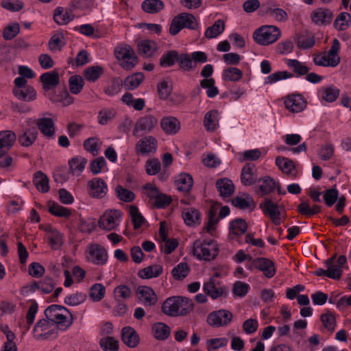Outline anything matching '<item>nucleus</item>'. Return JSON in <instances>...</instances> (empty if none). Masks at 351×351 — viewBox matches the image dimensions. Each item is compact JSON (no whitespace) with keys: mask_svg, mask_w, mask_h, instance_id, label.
Listing matches in <instances>:
<instances>
[{"mask_svg":"<svg viewBox=\"0 0 351 351\" xmlns=\"http://www.w3.org/2000/svg\"><path fill=\"white\" fill-rule=\"evenodd\" d=\"M193 301L187 298L170 297L163 302L162 311L167 315L176 317L189 313L193 310Z\"/></svg>","mask_w":351,"mask_h":351,"instance_id":"f257e3e1","label":"nucleus"},{"mask_svg":"<svg viewBox=\"0 0 351 351\" xmlns=\"http://www.w3.org/2000/svg\"><path fill=\"white\" fill-rule=\"evenodd\" d=\"M219 253L217 244L213 240H196L193 245V254L199 260L210 261Z\"/></svg>","mask_w":351,"mask_h":351,"instance_id":"f03ea898","label":"nucleus"},{"mask_svg":"<svg viewBox=\"0 0 351 351\" xmlns=\"http://www.w3.org/2000/svg\"><path fill=\"white\" fill-rule=\"evenodd\" d=\"M197 27V21L192 14L182 12L178 14L172 19L169 27V33L175 36L183 28L195 30Z\"/></svg>","mask_w":351,"mask_h":351,"instance_id":"7ed1b4c3","label":"nucleus"},{"mask_svg":"<svg viewBox=\"0 0 351 351\" xmlns=\"http://www.w3.org/2000/svg\"><path fill=\"white\" fill-rule=\"evenodd\" d=\"M280 30L275 25H263L253 34L254 40L261 45H269L280 37Z\"/></svg>","mask_w":351,"mask_h":351,"instance_id":"20e7f679","label":"nucleus"},{"mask_svg":"<svg viewBox=\"0 0 351 351\" xmlns=\"http://www.w3.org/2000/svg\"><path fill=\"white\" fill-rule=\"evenodd\" d=\"M114 55L119 62L120 66L127 71L132 69L138 62L134 51L128 45H121L117 47Z\"/></svg>","mask_w":351,"mask_h":351,"instance_id":"39448f33","label":"nucleus"},{"mask_svg":"<svg viewBox=\"0 0 351 351\" xmlns=\"http://www.w3.org/2000/svg\"><path fill=\"white\" fill-rule=\"evenodd\" d=\"M121 217L122 213L119 210L108 209L100 217L98 226L106 231L116 230L121 223Z\"/></svg>","mask_w":351,"mask_h":351,"instance_id":"423d86ee","label":"nucleus"},{"mask_svg":"<svg viewBox=\"0 0 351 351\" xmlns=\"http://www.w3.org/2000/svg\"><path fill=\"white\" fill-rule=\"evenodd\" d=\"M219 274L216 273L204 285V291L212 299L215 300L226 293V287L217 280Z\"/></svg>","mask_w":351,"mask_h":351,"instance_id":"0eeeda50","label":"nucleus"},{"mask_svg":"<svg viewBox=\"0 0 351 351\" xmlns=\"http://www.w3.org/2000/svg\"><path fill=\"white\" fill-rule=\"evenodd\" d=\"M232 317L230 311L221 309L210 313L207 317V322L213 327L226 326L231 322Z\"/></svg>","mask_w":351,"mask_h":351,"instance_id":"6e6552de","label":"nucleus"},{"mask_svg":"<svg viewBox=\"0 0 351 351\" xmlns=\"http://www.w3.org/2000/svg\"><path fill=\"white\" fill-rule=\"evenodd\" d=\"M285 108L292 113L303 111L306 106V101L301 95L291 94L283 98Z\"/></svg>","mask_w":351,"mask_h":351,"instance_id":"1a4fd4ad","label":"nucleus"},{"mask_svg":"<svg viewBox=\"0 0 351 351\" xmlns=\"http://www.w3.org/2000/svg\"><path fill=\"white\" fill-rule=\"evenodd\" d=\"M88 259L94 264L103 265L108 261V253L106 249L99 244H91L88 249Z\"/></svg>","mask_w":351,"mask_h":351,"instance_id":"9d476101","label":"nucleus"},{"mask_svg":"<svg viewBox=\"0 0 351 351\" xmlns=\"http://www.w3.org/2000/svg\"><path fill=\"white\" fill-rule=\"evenodd\" d=\"M158 120L153 115H146L139 118L135 123L133 135L138 136L140 132L144 133L150 132L157 125Z\"/></svg>","mask_w":351,"mask_h":351,"instance_id":"9b49d317","label":"nucleus"},{"mask_svg":"<svg viewBox=\"0 0 351 351\" xmlns=\"http://www.w3.org/2000/svg\"><path fill=\"white\" fill-rule=\"evenodd\" d=\"M332 12L325 8H319L311 14V19L316 25L324 26L330 24L332 20Z\"/></svg>","mask_w":351,"mask_h":351,"instance_id":"f8f14e48","label":"nucleus"},{"mask_svg":"<svg viewBox=\"0 0 351 351\" xmlns=\"http://www.w3.org/2000/svg\"><path fill=\"white\" fill-rule=\"evenodd\" d=\"M87 186L89 190V195L93 197L101 199L107 194V184L101 178H93L88 181Z\"/></svg>","mask_w":351,"mask_h":351,"instance_id":"ddd939ff","label":"nucleus"},{"mask_svg":"<svg viewBox=\"0 0 351 351\" xmlns=\"http://www.w3.org/2000/svg\"><path fill=\"white\" fill-rule=\"evenodd\" d=\"M136 296L145 306H152L156 304L158 298L154 290L147 286H139L136 289Z\"/></svg>","mask_w":351,"mask_h":351,"instance_id":"4468645a","label":"nucleus"},{"mask_svg":"<svg viewBox=\"0 0 351 351\" xmlns=\"http://www.w3.org/2000/svg\"><path fill=\"white\" fill-rule=\"evenodd\" d=\"M33 334L35 339L41 341L49 339L53 334V330L50 329L49 322L43 319L34 326Z\"/></svg>","mask_w":351,"mask_h":351,"instance_id":"2eb2a0df","label":"nucleus"},{"mask_svg":"<svg viewBox=\"0 0 351 351\" xmlns=\"http://www.w3.org/2000/svg\"><path fill=\"white\" fill-rule=\"evenodd\" d=\"M157 141L152 136H147L139 140L136 145V152L141 154H147L156 151Z\"/></svg>","mask_w":351,"mask_h":351,"instance_id":"dca6fc26","label":"nucleus"},{"mask_svg":"<svg viewBox=\"0 0 351 351\" xmlns=\"http://www.w3.org/2000/svg\"><path fill=\"white\" fill-rule=\"evenodd\" d=\"M162 131L169 135H173L178 133L180 129L179 120L172 116L162 118L160 123Z\"/></svg>","mask_w":351,"mask_h":351,"instance_id":"f3484780","label":"nucleus"},{"mask_svg":"<svg viewBox=\"0 0 351 351\" xmlns=\"http://www.w3.org/2000/svg\"><path fill=\"white\" fill-rule=\"evenodd\" d=\"M263 211L270 217L274 224L279 225L281 223L278 206L270 199H265L263 203Z\"/></svg>","mask_w":351,"mask_h":351,"instance_id":"a211bd4d","label":"nucleus"},{"mask_svg":"<svg viewBox=\"0 0 351 351\" xmlns=\"http://www.w3.org/2000/svg\"><path fill=\"white\" fill-rule=\"evenodd\" d=\"M253 264L254 267L262 271L264 275L267 278H271L276 273L274 263L265 258H259L254 260Z\"/></svg>","mask_w":351,"mask_h":351,"instance_id":"6ab92c4d","label":"nucleus"},{"mask_svg":"<svg viewBox=\"0 0 351 351\" xmlns=\"http://www.w3.org/2000/svg\"><path fill=\"white\" fill-rule=\"evenodd\" d=\"M121 339L123 343L130 348H135L139 343V337L134 328L124 327L121 331Z\"/></svg>","mask_w":351,"mask_h":351,"instance_id":"aec40b11","label":"nucleus"},{"mask_svg":"<svg viewBox=\"0 0 351 351\" xmlns=\"http://www.w3.org/2000/svg\"><path fill=\"white\" fill-rule=\"evenodd\" d=\"M241 180L245 186H250L256 182L257 176L254 166L250 164H246L242 169Z\"/></svg>","mask_w":351,"mask_h":351,"instance_id":"412c9836","label":"nucleus"},{"mask_svg":"<svg viewBox=\"0 0 351 351\" xmlns=\"http://www.w3.org/2000/svg\"><path fill=\"white\" fill-rule=\"evenodd\" d=\"M45 90H49L56 87L59 84V75L55 71L45 73L40 77Z\"/></svg>","mask_w":351,"mask_h":351,"instance_id":"4be33fe9","label":"nucleus"},{"mask_svg":"<svg viewBox=\"0 0 351 351\" xmlns=\"http://www.w3.org/2000/svg\"><path fill=\"white\" fill-rule=\"evenodd\" d=\"M276 164L283 173L294 178L297 176V170L291 160L278 156L276 158Z\"/></svg>","mask_w":351,"mask_h":351,"instance_id":"5701e85b","label":"nucleus"},{"mask_svg":"<svg viewBox=\"0 0 351 351\" xmlns=\"http://www.w3.org/2000/svg\"><path fill=\"white\" fill-rule=\"evenodd\" d=\"M216 187L222 197L231 196L234 191L233 182L228 178H221L216 182Z\"/></svg>","mask_w":351,"mask_h":351,"instance_id":"b1692460","label":"nucleus"},{"mask_svg":"<svg viewBox=\"0 0 351 351\" xmlns=\"http://www.w3.org/2000/svg\"><path fill=\"white\" fill-rule=\"evenodd\" d=\"M193 180L191 175L181 173L178 175L175 180L177 189L183 193L189 192L193 186Z\"/></svg>","mask_w":351,"mask_h":351,"instance_id":"393cba45","label":"nucleus"},{"mask_svg":"<svg viewBox=\"0 0 351 351\" xmlns=\"http://www.w3.org/2000/svg\"><path fill=\"white\" fill-rule=\"evenodd\" d=\"M12 93L18 99L23 101L29 102L36 99V92L31 86L23 89H13Z\"/></svg>","mask_w":351,"mask_h":351,"instance_id":"a878e982","label":"nucleus"},{"mask_svg":"<svg viewBox=\"0 0 351 351\" xmlns=\"http://www.w3.org/2000/svg\"><path fill=\"white\" fill-rule=\"evenodd\" d=\"M74 18V15L72 12L67 10H64L61 7H58L55 9L53 13L54 21L60 25H66Z\"/></svg>","mask_w":351,"mask_h":351,"instance_id":"bb28decb","label":"nucleus"},{"mask_svg":"<svg viewBox=\"0 0 351 351\" xmlns=\"http://www.w3.org/2000/svg\"><path fill=\"white\" fill-rule=\"evenodd\" d=\"M162 271L163 268L160 265L155 264L140 269L138 275L141 278L149 279L159 276Z\"/></svg>","mask_w":351,"mask_h":351,"instance_id":"cd10ccee","label":"nucleus"},{"mask_svg":"<svg viewBox=\"0 0 351 351\" xmlns=\"http://www.w3.org/2000/svg\"><path fill=\"white\" fill-rule=\"evenodd\" d=\"M157 50V44L150 40H144L138 45V53L144 58L151 57Z\"/></svg>","mask_w":351,"mask_h":351,"instance_id":"c85d7f7f","label":"nucleus"},{"mask_svg":"<svg viewBox=\"0 0 351 351\" xmlns=\"http://www.w3.org/2000/svg\"><path fill=\"white\" fill-rule=\"evenodd\" d=\"M219 113L213 110L206 112L204 118V126L208 132H213L218 127Z\"/></svg>","mask_w":351,"mask_h":351,"instance_id":"c756f323","label":"nucleus"},{"mask_svg":"<svg viewBox=\"0 0 351 351\" xmlns=\"http://www.w3.org/2000/svg\"><path fill=\"white\" fill-rule=\"evenodd\" d=\"M258 182L260 183L258 185V193H260L261 195L269 194L276 186V182L269 176L260 178L258 180Z\"/></svg>","mask_w":351,"mask_h":351,"instance_id":"7c9ffc66","label":"nucleus"},{"mask_svg":"<svg viewBox=\"0 0 351 351\" xmlns=\"http://www.w3.org/2000/svg\"><path fill=\"white\" fill-rule=\"evenodd\" d=\"M340 49V43L337 38L332 40V46L329 51L326 53V60L330 62V66L335 67L340 62V58L338 52Z\"/></svg>","mask_w":351,"mask_h":351,"instance_id":"2f4dec72","label":"nucleus"},{"mask_svg":"<svg viewBox=\"0 0 351 351\" xmlns=\"http://www.w3.org/2000/svg\"><path fill=\"white\" fill-rule=\"evenodd\" d=\"M45 231L47 233L51 247L54 250L60 248L62 243V237L61 234L51 226H47L45 228Z\"/></svg>","mask_w":351,"mask_h":351,"instance_id":"473e14b6","label":"nucleus"},{"mask_svg":"<svg viewBox=\"0 0 351 351\" xmlns=\"http://www.w3.org/2000/svg\"><path fill=\"white\" fill-rule=\"evenodd\" d=\"M144 78L145 76L143 73H133L125 79L123 86L126 90H134L143 82Z\"/></svg>","mask_w":351,"mask_h":351,"instance_id":"72a5a7b5","label":"nucleus"},{"mask_svg":"<svg viewBox=\"0 0 351 351\" xmlns=\"http://www.w3.org/2000/svg\"><path fill=\"white\" fill-rule=\"evenodd\" d=\"M33 182L38 191L42 193H47L49 191V179L42 171H37L34 174Z\"/></svg>","mask_w":351,"mask_h":351,"instance_id":"f704fd0d","label":"nucleus"},{"mask_svg":"<svg viewBox=\"0 0 351 351\" xmlns=\"http://www.w3.org/2000/svg\"><path fill=\"white\" fill-rule=\"evenodd\" d=\"M37 125L40 132L46 136L51 137L54 134L55 128L51 119H39Z\"/></svg>","mask_w":351,"mask_h":351,"instance_id":"c9c22d12","label":"nucleus"},{"mask_svg":"<svg viewBox=\"0 0 351 351\" xmlns=\"http://www.w3.org/2000/svg\"><path fill=\"white\" fill-rule=\"evenodd\" d=\"M51 311H45L46 317L51 322L56 323L58 327L64 329L68 328L71 324V321L67 319L66 317L61 312L59 315H53L51 314Z\"/></svg>","mask_w":351,"mask_h":351,"instance_id":"e433bc0d","label":"nucleus"},{"mask_svg":"<svg viewBox=\"0 0 351 351\" xmlns=\"http://www.w3.org/2000/svg\"><path fill=\"white\" fill-rule=\"evenodd\" d=\"M325 263L328 271V278L339 279L342 275V268L336 264L335 256L326 260Z\"/></svg>","mask_w":351,"mask_h":351,"instance_id":"4c0bfd02","label":"nucleus"},{"mask_svg":"<svg viewBox=\"0 0 351 351\" xmlns=\"http://www.w3.org/2000/svg\"><path fill=\"white\" fill-rule=\"evenodd\" d=\"M16 135L11 131H3L0 132V152H5L3 149H8L11 147L14 141Z\"/></svg>","mask_w":351,"mask_h":351,"instance_id":"58836bf2","label":"nucleus"},{"mask_svg":"<svg viewBox=\"0 0 351 351\" xmlns=\"http://www.w3.org/2000/svg\"><path fill=\"white\" fill-rule=\"evenodd\" d=\"M182 217L185 223L193 226L199 223V213L194 208H186L182 211Z\"/></svg>","mask_w":351,"mask_h":351,"instance_id":"ea45409f","label":"nucleus"},{"mask_svg":"<svg viewBox=\"0 0 351 351\" xmlns=\"http://www.w3.org/2000/svg\"><path fill=\"white\" fill-rule=\"evenodd\" d=\"M154 337L158 340L166 339L170 334V328L165 324L158 322L152 326Z\"/></svg>","mask_w":351,"mask_h":351,"instance_id":"a19ab883","label":"nucleus"},{"mask_svg":"<svg viewBox=\"0 0 351 351\" xmlns=\"http://www.w3.org/2000/svg\"><path fill=\"white\" fill-rule=\"evenodd\" d=\"M36 134L37 130L35 128H27L19 136V141L23 146L28 147L36 141Z\"/></svg>","mask_w":351,"mask_h":351,"instance_id":"79ce46f5","label":"nucleus"},{"mask_svg":"<svg viewBox=\"0 0 351 351\" xmlns=\"http://www.w3.org/2000/svg\"><path fill=\"white\" fill-rule=\"evenodd\" d=\"M86 163L87 160L82 156H79L71 158L69 162L71 172L73 174H80Z\"/></svg>","mask_w":351,"mask_h":351,"instance_id":"37998d69","label":"nucleus"},{"mask_svg":"<svg viewBox=\"0 0 351 351\" xmlns=\"http://www.w3.org/2000/svg\"><path fill=\"white\" fill-rule=\"evenodd\" d=\"M351 23V15L348 12L340 13L334 21V27L338 31H344Z\"/></svg>","mask_w":351,"mask_h":351,"instance_id":"c03bdc74","label":"nucleus"},{"mask_svg":"<svg viewBox=\"0 0 351 351\" xmlns=\"http://www.w3.org/2000/svg\"><path fill=\"white\" fill-rule=\"evenodd\" d=\"M225 28V23L222 20L216 21L214 24L208 27L204 33L205 37L207 38H213L221 34Z\"/></svg>","mask_w":351,"mask_h":351,"instance_id":"a18cd8bd","label":"nucleus"},{"mask_svg":"<svg viewBox=\"0 0 351 351\" xmlns=\"http://www.w3.org/2000/svg\"><path fill=\"white\" fill-rule=\"evenodd\" d=\"M164 8V3L161 0H145L142 3L143 10L150 14L158 12Z\"/></svg>","mask_w":351,"mask_h":351,"instance_id":"49530a36","label":"nucleus"},{"mask_svg":"<svg viewBox=\"0 0 351 351\" xmlns=\"http://www.w3.org/2000/svg\"><path fill=\"white\" fill-rule=\"evenodd\" d=\"M232 204L234 206L241 209H246L254 206L252 197L247 194H244L241 197H234L232 200Z\"/></svg>","mask_w":351,"mask_h":351,"instance_id":"de8ad7c7","label":"nucleus"},{"mask_svg":"<svg viewBox=\"0 0 351 351\" xmlns=\"http://www.w3.org/2000/svg\"><path fill=\"white\" fill-rule=\"evenodd\" d=\"M178 53L175 50H170L165 53L160 59V65L162 67L173 66L178 60Z\"/></svg>","mask_w":351,"mask_h":351,"instance_id":"09e8293b","label":"nucleus"},{"mask_svg":"<svg viewBox=\"0 0 351 351\" xmlns=\"http://www.w3.org/2000/svg\"><path fill=\"white\" fill-rule=\"evenodd\" d=\"M103 72L102 67L97 65L92 66L84 71V76L87 81L94 82L99 78Z\"/></svg>","mask_w":351,"mask_h":351,"instance_id":"8fccbe9b","label":"nucleus"},{"mask_svg":"<svg viewBox=\"0 0 351 351\" xmlns=\"http://www.w3.org/2000/svg\"><path fill=\"white\" fill-rule=\"evenodd\" d=\"M101 146V141L97 137H90L84 142V147L93 156H97Z\"/></svg>","mask_w":351,"mask_h":351,"instance_id":"3c124183","label":"nucleus"},{"mask_svg":"<svg viewBox=\"0 0 351 351\" xmlns=\"http://www.w3.org/2000/svg\"><path fill=\"white\" fill-rule=\"evenodd\" d=\"M69 90L73 94L77 95L82 90L84 86V81L80 75H73L69 80Z\"/></svg>","mask_w":351,"mask_h":351,"instance_id":"603ef678","label":"nucleus"},{"mask_svg":"<svg viewBox=\"0 0 351 351\" xmlns=\"http://www.w3.org/2000/svg\"><path fill=\"white\" fill-rule=\"evenodd\" d=\"M189 271L190 268L186 263H180L172 269L171 274L174 279L181 280L187 276Z\"/></svg>","mask_w":351,"mask_h":351,"instance_id":"864d4df0","label":"nucleus"},{"mask_svg":"<svg viewBox=\"0 0 351 351\" xmlns=\"http://www.w3.org/2000/svg\"><path fill=\"white\" fill-rule=\"evenodd\" d=\"M320 320L324 327L330 332H332L336 327V318L334 314L330 312L323 313Z\"/></svg>","mask_w":351,"mask_h":351,"instance_id":"5fc2aeb1","label":"nucleus"},{"mask_svg":"<svg viewBox=\"0 0 351 351\" xmlns=\"http://www.w3.org/2000/svg\"><path fill=\"white\" fill-rule=\"evenodd\" d=\"M130 215L132 217L134 228L135 230L141 228L145 222V218L136 206L132 205L130 206Z\"/></svg>","mask_w":351,"mask_h":351,"instance_id":"6e6d98bb","label":"nucleus"},{"mask_svg":"<svg viewBox=\"0 0 351 351\" xmlns=\"http://www.w3.org/2000/svg\"><path fill=\"white\" fill-rule=\"evenodd\" d=\"M230 229L233 234L239 236L243 234L246 232L247 225L245 220L237 219L231 222Z\"/></svg>","mask_w":351,"mask_h":351,"instance_id":"4d7b16f0","label":"nucleus"},{"mask_svg":"<svg viewBox=\"0 0 351 351\" xmlns=\"http://www.w3.org/2000/svg\"><path fill=\"white\" fill-rule=\"evenodd\" d=\"M105 287L101 283H96L90 288V298L95 302L100 301L105 295Z\"/></svg>","mask_w":351,"mask_h":351,"instance_id":"13d9d810","label":"nucleus"},{"mask_svg":"<svg viewBox=\"0 0 351 351\" xmlns=\"http://www.w3.org/2000/svg\"><path fill=\"white\" fill-rule=\"evenodd\" d=\"M242 76L243 72L236 67H230L223 71V78L225 80L237 82L241 79Z\"/></svg>","mask_w":351,"mask_h":351,"instance_id":"bf43d9fd","label":"nucleus"},{"mask_svg":"<svg viewBox=\"0 0 351 351\" xmlns=\"http://www.w3.org/2000/svg\"><path fill=\"white\" fill-rule=\"evenodd\" d=\"M99 345L104 351H117L119 342L112 337H103L100 339Z\"/></svg>","mask_w":351,"mask_h":351,"instance_id":"052dcab7","label":"nucleus"},{"mask_svg":"<svg viewBox=\"0 0 351 351\" xmlns=\"http://www.w3.org/2000/svg\"><path fill=\"white\" fill-rule=\"evenodd\" d=\"M115 193L117 197L123 202H132L135 198V195L132 191L123 188L121 185L117 186L115 189Z\"/></svg>","mask_w":351,"mask_h":351,"instance_id":"680f3d73","label":"nucleus"},{"mask_svg":"<svg viewBox=\"0 0 351 351\" xmlns=\"http://www.w3.org/2000/svg\"><path fill=\"white\" fill-rule=\"evenodd\" d=\"M266 13L279 22H285L288 20V14L283 9L278 8H268Z\"/></svg>","mask_w":351,"mask_h":351,"instance_id":"e2e57ef3","label":"nucleus"},{"mask_svg":"<svg viewBox=\"0 0 351 351\" xmlns=\"http://www.w3.org/2000/svg\"><path fill=\"white\" fill-rule=\"evenodd\" d=\"M178 61L179 62L180 69L184 71H191L195 67L191 56L187 53H182L180 56H178Z\"/></svg>","mask_w":351,"mask_h":351,"instance_id":"0e129e2a","label":"nucleus"},{"mask_svg":"<svg viewBox=\"0 0 351 351\" xmlns=\"http://www.w3.org/2000/svg\"><path fill=\"white\" fill-rule=\"evenodd\" d=\"M20 32L19 24L16 22L7 25L3 31V37L7 40L14 38Z\"/></svg>","mask_w":351,"mask_h":351,"instance_id":"69168bd1","label":"nucleus"},{"mask_svg":"<svg viewBox=\"0 0 351 351\" xmlns=\"http://www.w3.org/2000/svg\"><path fill=\"white\" fill-rule=\"evenodd\" d=\"M116 112L112 108H104L99 111L97 120L100 125H106L108 121L112 120Z\"/></svg>","mask_w":351,"mask_h":351,"instance_id":"338daca9","label":"nucleus"},{"mask_svg":"<svg viewBox=\"0 0 351 351\" xmlns=\"http://www.w3.org/2000/svg\"><path fill=\"white\" fill-rule=\"evenodd\" d=\"M49 212L55 216L60 217H69L71 212L69 208L63 207L58 204H52L49 208Z\"/></svg>","mask_w":351,"mask_h":351,"instance_id":"774afa93","label":"nucleus"}]
</instances>
